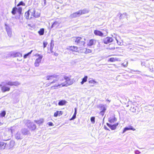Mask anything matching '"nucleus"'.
<instances>
[{"label":"nucleus","mask_w":154,"mask_h":154,"mask_svg":"<svg viewBox=\"0 0 154 154\" xmlns=\"http://www.w3.org/2000/svg\"><path fill=\"white\" fill-rule=\"evenodd\" d=\"M100 110H101L100 113L101 115H103L104 113L105 112L106 110V108L104 105L101 104L99 106Z\"/></svg>","instance_id":"obj_12"},{"label":"nucleus","mask_w":154,"mask_h":154,"mask_svg":"<svg viewBox=\"0 0 154 154\" xmlns=\"http://www.w3.org/2000/svg\"><path fill=\"white\" fill-rule=\"evenodd\" d=\"M95 118L94 117H91L90 120L93 124H94L95 123Z\"/></svg>","instance_id":"obj_37"},{"label":"nucleus","mask_w":154,"mask_h":154,"mask_svg":"<svg viewBox=\"0 0 154 154\" xmlns=\"http://www.w3.org/2000/svg\"><path fill=\"white\" fill-rule=\"evenodd\" d=\"M116 40L117 41V43L119 44V43H118V40L116 38Z\"/></svg>","instance_id":"obj_54"},{"label":"nucleus","mask_w":154,"mask_h":154,"mask_svg":"<svg viewBox=\"0 0 154 154\" xmlns=\"http://www.w3.org/2000/svg\"><path fill=\"white\" fill-rule=\"evenodd\" d=\"M7 84L8 85L12 86H18L20 85V83L18 82L15 81L14 82H12L11 81L7 82Z\"/></svg>","instance_id":"obj_10"},{"label":"nucleus","mask_w":154,"mask_h":154,"mask_svg":"<svg viewBox=\"0 0 154 154\" xmlns=\"http://www.w3.org/2000/svg\"><path fill=\"white\" fill-rule=\"evenodd\" d=\"M135 153L136 154H139L140 153V152L138 150H136L135 151Z\"/></svg>","instance_id":"obj_47"},{"label":"nucleus","mask_w":154,"mask_h":154,"mask_svg":"<svg viewBox=\"0 0 154 154\" xmlns=\"http://www.w3.org/2000/svg\"><path fill=\"white\" fill-rule=\"evenodd\" d=\"M61 23V22L60 21H55L51 25V28H53L54 27H57L59 26L60 23Z\"/></svg>","instance_id":"obj_18"},{"label":"nucleus","mask_w":154,"mask_h":154,"mask_svg":"<svg viewBox=\"0 0 154 154\" xmlns=\"http://www.w3.org/2000/svg\"><path fill=\"white\" fill-rule=\"evenodd\" d=\"M75 42L76 43L77 45L80 46H83L85 44V39L80 37H75L74 38Z\"/></svg>","instance_id":"obj_3"},{"label":"nucleus","mask_w":154,"mask_h":154,"mask_svg":"<svg viewBox=\"0 0 154 154\" xmlns=\"http://www.w3.org/2000/svg\"><path fill=\"white\" fill-rule=\"evenodd\" d=\"M17 8L16 7L14 8L11 11L12 14L13 15H15L16 13V12L17 11Z\"/></svg>","instance_id":"obj_28"},{"label":"nucleus","mask_w":154,"mask_h":154,"mask_svg":"<svg viewBox=\"0 0 154 154\" xmlns=\"http://www.w3.org/2000/svg\"><path fill=\"white\" fill-rule=\"evenodd\" d=\"M104 128L106 130H109V131H110V130L106 126H104Z\"/></svg>","instance_id":"obj_48"},{"label":"nucleus","mask_w":154,"mask_h":154,"mask_svg":"<svg viewBox=\"0 0 154 154\" xmlns=\"http://www.w3.org/2000/svg\"><path fill=\"white\" fill-rule=\"evenodd\" d=\"M117 59L116 58H114L113 57L110 58L109 59V61L110 62H114L117 60Z\"/></svg>","instance_id":"obj_36"},{"label":"nucleus","mask_w":154,"mask_h":154,"mask_svg":"<svg viewBox=\"0 0 154 154\" xmlns=\"http://www.w3.org/2000/svg\"><path fill=\"white\" fill-rule=\"evenodd\" d=\"M76 114H77V109L76 108H75V112H74V115L76 116Z\"/></svg>","instance_id":"obj_46"},{"label":"nucleus","mask_w":154,"mask_h":154,"mask_svg":"<svg viewBox=\"0 0 154 154\" xmlns=\"http://www.w3.org/2000/svg\"><path fill=\"white\" fill-rule=\"evenodd\" d=\"M44 29L43 28H42L40 29V30L38 31V33L40 35H42L44 34Z\"/></svg>","instance_id":"obj_25"},{"label":"nucleus","mask_w":154,"mask_h":154,"mask_svg":"<svg viewBox=\"0 0 154 154\" xmlns=\"http://www.w3.org/2000/svg\"><path fill=\"white\" fill-rule=\"evenodd\" d=\"M6 147L8 149L13 148L15 144V142L13 140H11L8 143H6Z\"/></svg>","instance_id":"obj_11"},{"label":"nucleus","mask_w":154,"mask_h":154,"mask_svg":"<svg viewBox=\"0 0 154 154\" xmlns=\"http://www.w3.org/2000/svg\"><path fill=\"white\" fill-rule=\"evenodd\" d=\"M67 101L65 100H62L59 101L58 104L59 106H63L67 103Z\"/></svg>","instance_id":"obj_22"},{"label":"nucleus","mask_w":154,"mask_h":154,"mask_svg":"<svg viewBox=\"0 0 154 154\" xmlns=\"http://www.w3.org/2000/svg\"><path fill=\"white\" fill-rule=\"evenodd\" d=\"M15 128V127H13L11 129V132H12L13 131V130L14 129V128Z\"/></svg>","instance_id":"obj_49"},{"label":"nucleus","mask_w":154,"mask_h":154,"mask_svg":"<svg viewBox=\"0 0 154 154\" xmlns=\"http://www.w3.org/2000/svg\"><path fill=\"white\" fill-rule=\"evenodd\" d=\"M126 13H124L123 14H122L120 17V19L122 18H123L126 17Z\"/></svg>","instance_id":"obj_39"},{"label":"nucleus","mask_w":154,"mask_h":154,"mask_svg":"<svg viewBox=\"0 0 154 154\" xmlns=\"http://www.w3.org/2000/svg\"><path fill=\"white\" fill-rule=\"evenodd\" d=\"M30 14L29 12V10L25 13V17L26 19H28L29 18V16Z\"/></svg>","instance_id":"obj_26"},{"label":"nucleus","mask_w":154,"mask_h":154,"mask_svg":"<svg viewBox=\"0 0 154 154\" xmlns=\"http://www.w3.org/2000/svg\"><path fill=\"white\" fill-rule=\"evenodd\" d=\"M29 14H30L31 16L30 17V18H32L33 17H35V11L34 9H31L29 10Z\"/></svg>","instance_id":"obj_16"},{"label":"nucleus","mask_w":154,"mask_h":154,"mask_svg":"<svg viewBox=\"0 0 154 154\" xmlns=\"http://www.w3.org/2000/svg\"><path fill=\"white\" fill-rule=\"evenodd\" d=\"M106 100V101H108L109 103H110V100H108V99H107V100Z\"/></svg>","instance_id":"obj_53"},{"label":"nucleus","mask_w":154,"mask_h":154,"mask_svg":"<svg viewBox=\"0 0 154 154\" xmlns=\"http://www.w3.org/2000/svg\"><path fill=\"white\" fill-rule=\"evenodd\" d=\"M91 79L90 80H89L88 82L90 84H94L95 83H97V82L95 81L93 79Z\"/></svg>","instance_id":"obj_32"},{"label":"nucleus","mask_w":154,"mask_h":154,"mask_svg":"<svg viewBox=\"0 0 154 154\" xmlns=\"http://www.w3.org/2000/svg\"><path fill=\"white\" fill-rule=\"evenodd\" d=\"M21 133L24 136L25 135H28L29 133V131L26 128H22L20 131Z\"/></svg>","instance_id":"obj_14"},{"label":"nucleus","mask_w":154,"mask_h":154,"mask_svg":"<svg viewBox=\"0 0 154 154\" xmlns=\"http://www.w3.org/2000/svg\"><path fill=\"white\" fill-rule=\"evenodd\" d=\"M48 124L50 126H52L53 125V123L51 122H48Z\"/></svg>","instance_id":"obj_44"},{"label":"nucleus","mask_w":154,"mask_h":154,"mask_svg":"<svg viewBox=\"0 0 154 154\" xmlns=\"http://www.w3.org/2000/svg\"><path fill=\"white\" fill-rule=\"evenodd\" d=\"M50 46L51 48V50L52 48V49L53 48L54 46V44L52 42V41H51V43H50Z\"/></svg>","instance_id":"obj_42"},{"label":"nucleus","mask_w":154,"mask_h":154,"mask_svg":"<svg viewBox=\"0 0 154 154\" xmlns=\"http://www.w3.org/2000/svg\"><path fill=\"white\" fill-rule=\"evenodd\" d=\"M6 143L3 142H0V149H4L6 146Z\"/></svg>","instance_id":"obj_20"},{"label":"nucleus","mask_w":154,"mask_h":154,"mask_svg":"<svg viewBox=\"0 0 154 154\" xmlns=\"http://www.w3.org/2000/svg\"><path fill=\"white\" fill-rule=\"evenodd\" d=\"M127 63L126 65H124L123 66H124V67H126L127 66Z\"/></svg>","instance_id":"obj_52"},{"label":"nucleus","mask_w":154,"mask_h":154,"mask_svg":"<svg viewBox=\"0 0 154 154\" xmlns=\"http://www.w3.org/2000/svg\"><path fill=\"white\" fill-rule=\"evenodd\" d=\"M24 137V136L20 131H18L15 135V138L17 140H21Z\"/></svg>","instance_id":"obj_9"},{"label":"nucleus","mask_w":154,"mask_h":154,"mask_svg":"<svg viewBox=\"0 0 154 154\" xmlns=\"http://www.w3.org/2000/svg\"><path fill=\"white\" fill-rule=\"evenodd\" d=\"M91 52V50L89 49H88V53H90Z\"/></svg>","instance_id":"obj_51"},{"label":"nucleus","mask_w":154,"mask_h":154,"mask_svg":"<svg viewBox=\"0 0 154 154\" xmlns=\"http://www.w3.org/2000/svg\"><path fill=\"white\" fill-rule=\"evenodd\" d=\"M88 77L87 76H85V77L82 79V81L81 82L82 85H83L84 83L87 81Z\"/></svg>","instance_id":"obj_24"},{"label":"nucleus","mask_w":154,"mask_h":154,"mask_svg":"<svg viewBox=\"0 0 154 154\" xmlns=\"http://www.w3.org/2000/svg\"><path fill=\"white\" fill-rule=\"evenodd\" d=\"M129 130H132L133 131H134L135 130V129L133 128L132 126H130L129 127H126L124 128L123 133H124L126 131Z\"/></svg>","instance_id":"obj_17"},{"label":"nucleus","mask_w":154,"mask_h":154,"mask_svg":"<svg viewBox=\"0 0 154 154\" xmlns=\"http://www.w3.org/2000/svg\"><path fill=\"white\" fill-rule=\"evenodd\" d=\"M44 122V120L43 119H40L38 120H35L34 121V122L37 123V124L40 125V124H42Z\"/></svg>","instance_id":"obj_19"},{"label":"nucleus","mask_w":154,"mask_h":154,"mask_svg":"<svg viewBox=\"0 0 154 154\" xmlns=\"http://www.w3.org/2000/svg\"><path fill=\"white\" fill-rule=\"evenodd\" d=\"M43 48H45L48 44V43L46 42H43Z\"/></svg>","instance_id":"obj_40"},{"label":"nucleus","mask_w":154,"mask_h":154,"mask_svg":"<svg viewBox=\"0 0 154 154\" xmlns=\"http://www.w3.org/2000/svg\"><path fill=\"white\" fill-rule=\"evenodd\" d=\"M26 125L27 127L30 130L34 131L35 130L36 128V125L33 122H30L29 120H28L26 123Z\"/></svg>","instance_id":"obj_5"},{"label":"nucleus","mask_w":154,"mask_h":154,"mask_svg":"<svg viewBox=\"0 0 154 154\" xmlns=\"http://www.w3.org/2000/svg\"><path fill=\"white\" fill-rule=\"evenodd\" d=\"M69 49L73 51H77L78 49V48L77 47L74 46H71L69 47Z\"/></svg>","instance_id":"obj_23"},{"label":"nucleus","mask_w":154,"mask_h":154,"mask_svg":"<svg viewBox=\"0 0 154 154\" xmlns=\"http://www.w3.org/2000/svg\"><path fill=\"white\" fill-rule=\"evenodd\" d=\"M110 49H115V48L114 47H112L111 48H110Z\"/></svg>","instance_id":"obj_50"},{"label":"nucleus","mask_w":154,"mask_h":154,"mask_svg":"<svg viewBox=\"0 0 154 154\" xmlns=\"http://www.w3.org/2000/svg\"><path fill=\"white\" fill-rule=\"evenodd\" d=\"M32 50H31L30 52H29L28 53L25 54L23 56L24 58L25 59L28 56H29L32 53Z\"/></svg>","instance_id":"obj_30"},{"label":"nucleus","mask_w":154,"mask_h":154,"mask_svg":"<svg viewBox=\"0 0 154 154\" xmlns=\"http://www.w3.org/2000/svg\"><path fill=\"white\" fill-rule=\"evenodd\" d=\"M94 34L96 35H98L100 36H103V33L100 31L95 30L94 31Z\"/></svg>","instance_id":"obj_15"},{"label":"nucleus","mask_w":154,"mask_h":154,"mask_svg":"<svg viewBox=\"0 0 154 154\" xmlns=\"http://www.w3.org/2000/svg\"><path fill=\"white\" fill-rule=\"evenodd\" d=\"M137 108V106L131 107L130 110L133 112H135Z\"/></svg>","instance_id":"obj_29"},{"label":"nucleus","mask_w":154,"mask_h":154,"mask_svg":"<svg viewBox=\"0 0 154 154\" xmlns=\"http://www.w3.org/2000/svg\"><path fill=\"white\" fill-rule=\"evenodd\" d=\"M20 5L25 6V4L23 1H21L17 5V6H19Z\"/></svg>","instance_id":"obj_35"},{"label":"nucleus","mask_w":154,"mask_h":154,"mask_svg":"<svg viewBox=\"0 0 154 154\" xmlns=\"http://www.w3.org/2000/svg\"><path fill=\"white\" fill-rule=\"evenodd\" d=\"M46 78L47 80H53L52 82L47 84L48 86L55 84L54 86L51 87V89H56L62 87L67 86L73 83V81L67 76L54 75H48L46 76Z\"/></svg>","instance_id":"obj_1"},{"label":"nucleus","mask_w":154,"mask_h":154,"mask_svg":"<svg viewBox=\"0 0 154 154\" xmlns=\"http://www.w3.org/2000/svg\"><path fill=\"white\" fill-rule=\"evenodd\" d=\"M6 115V112L5 111H3L0 114V117H4Z\"/></svg>","instance_id":"obj_33"},{"label":"nucleus","mask_w":154,"mask_h":154,"mask_svg":"<svg viewBox=\"0 0 154 154\" xmlns=\"http://www.w3.org/2000/svg\"><path fill=\"white\" fill-rule=\"evenodd\" d=\"M22 10V8L21 7L18 8L17 9V12L20 15L21 14Z\"/></svg>","instance_id":"obj_34"},{"label":"nucleus","mask_w":154,"mask_h":154,"mask_svg":"<svg viewBox=\"0 0 154 154\" xmlns=\"http://www.w3.org/2000/svg\"><path fill=\"white\" fill-rule=\"evenodd\" d=\"M113 41V39L110 37H107L103 38V42L105 44H107L109 43L112 42Z\"/></svg>","instance_id":"obj_8"},{"label":"nucleus","mask_w":154,"mask_h":154,"mask_svg":"<svg viewBox=\"0 0 154 154\" xmlns=\"http://www.w3.org/2000/svg\"><path fill=\"white\" fill-rule=\"evenodd\" d=\"M116 121V119L114 117L113 119H109V121L111 123H113L114 122Z\"/></svg>","instance_id":"obj_31"},{"label":"nucleus","mask_w":154,"mask_h":154,"mask_svg":"<svg viewBox=\"0 0 154 154\" xmlns=\"http://www.w3.org/2000/svg\"><path fill=\"white\" fill-rule=\"evenodd\" d=\"M37 56L38 57L35 60L34 63L35 66L37 67L39 66V63H41L42 59L43 57L42 55L39 54H37Z\"/></svg>","instance_id":"obj_6"},{"label":"nucleus","mask_w":154,"mask_h":154,"mask_svg":"<svg viewBox=\"0 0 154 154\" xmlns=\"http://www.w3.org/2000/svg\"><path fill=\"white\" fill-rule=\"evenodd\" d=\"M76 116L73 115L71 118L70 119V120H72L76 118Z\"/></svg>","instance_id":"obj_43"},{"label":"nucleus","mask_w":154,"mask_h":154,"mask_svg":"<svg viewBox=\"0 0 154 154\" xmlns=\"http://www.w3.org/2000/svg\"><path fill=\"white\" fill-rule=\"evenodd\" d=\"M89 11V10L87 9H84L82 10H80L77 12L71 14L70 16V17L71 18L78 17L82 14L88 13Z\"/></svg>","instance_id":"obj_2"},{"label":"nucleus","mask_w":154,"mask_h":154,"mask_svg":"<svg viewBox=\"0 0 154 154\" xmlns=\"http://www.w3.org/2000/svg\"><path fill=\"white\" fill-rule=\"evenodd\" d=\"M7 83V82H3L0 84L1 90L3 92L9 91L10 90V88L6 86V85H8Z\"/></svg>","instance_id":"obj_4"},{"label":"nucleus","mask_w":154,"mask_h":154,"mask_svg":"<svg viewBox=\"0 0 154 154\" xmlns=\"http://www.w3.org/2000/svg\"><path fill=\"white\" fill-rule=\"evenodd\" d=\"M58 116H59L58 111H57L54 113V117H57Z\"/></svg>","instance_id":"obj_41"},{"label":"nucleus","mask_w":154,"mask_h":154,"mask_svg":"<svg viewBox=\"0 0 154 154\" xmlns=\"http://www.w3.org/2000/svg\"><path fill=\"white\" fill-rule=\"evenodd\" d=\"M96 40L94 39H91L90 40L88 43V45L89 46H92L94 45L96 43Z\"/></svg>","instance_id":"obj_21"},{"label":"nucleus","mask_w":154,"mask_h":154,"mask_svg":"<svg viewBox=\"0 0 154 154\" xmlns=\"http://www.w3.org/2000/svg\"><path fill=\"white\" fill-rule=\"evenodd\" d=\"M21 56H22V54L19 52L16 53L14 54V57H21Z\"/></svg>","instance_id":"obj_27"},{"label":"nucleus","mask_w":154,"mask_h":154,"mask_svg":"<svg viewBox=\"0 0 154 154\" xmlns=\"http://www.w3.org/2000/svg\"><path fill=\"white\" fill-rule=\"evenodd\" d=\"M5 25L8 35L9 37L11 38V37L12 34L11 29L7 24H5Z\"/></svg>","instance_id":"obj_7"},{"label":"nucleus","mask_w":154,"mask_h":154,"mask_svg":"<svg viewBox=\"0 0 154 154\" xmlns=\"http://www.w3.org/2000/svg\"><path fill=\"white\" fill-rule=\"evenodd\" d=\"M106 125L111 130H114L116 129V127L119 125V123H117L113 125H111L108 123H107Z\"/></svg>","instance_id":"obj_13"},{"label":"nucleus","mask_w":154,"mask_h":154,"mask_svg":"<svg viewBox=\"0 0 154 154\" xmlns=\"http://www.w3.org/2000/svg\"><path fill=\"white\" fill-rule=\"evenodd\" d=\"M59 116H60L63 114V112L62 111H58Z\"/></svg>","instance_id":"obj_45"},{"label":"nucleus","mask_w":154,"mask_h":154,"mask_svg":"<svg viewBox=\"0 0 154 154\" xmlns=\"http://www.w3.org/2000/svg\"><path fill=\"white\" fill-rule=\"evenodd\" d=\"M42 5L43 6L46 5V0H42Z\"/></svg>","instance_id":"obj_38"}]
</instances>
